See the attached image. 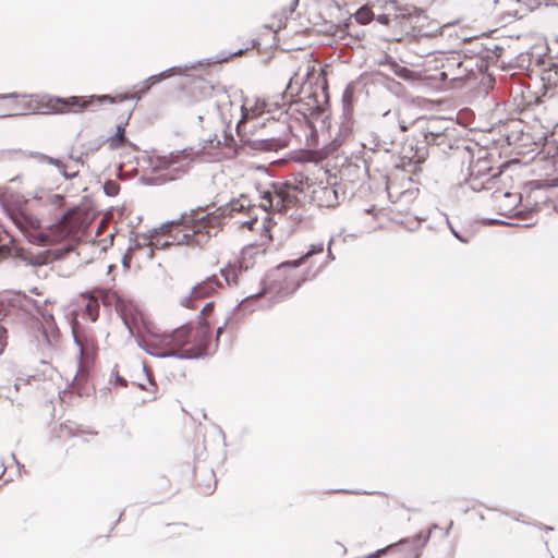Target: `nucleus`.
I'll list each match as a JSON object with an SVG mask.
<instances>
[{
    "label": "nucleus",
    "instance_id": "nucleus-35",
    "mask_svg": "<svg viewBox=\"0 0 558 558\" xmlns=\"http://www.w3.org/2000/svg\"><path fill=\"white\" fill-rule=\"evenodd\" d=\"M401 130L402 131H407V126L405 125H401Z\"/></svg>",
    "mask_w": 558,
    "mask_h": 558
},
{
    "label": "nucleus",
    "instance_id": "nucleus-26",
    "mask_svg": "<svg viewBox=\"0 0 558 558\" xmlns=\"http://www.w3.org/2000/svg\"><path fill=\"white\" fill-rule=\"evenodd\" d=\"M5 347H7V330L2 326H0V354H2Z\"/></svg>",
    "mask_w": 558,
    "mask_h": 558
},
{
    "label": "nucleus",
    "instance_id": "nucleus-20",
    "mask_svg": "<svg viewBox=\"0 0 558 558\" xmlns=\"http://www.w3.org/2000/svg\"><path fill=\"white\" fill-rule=\"evenodd\" d=\"M316 197L319 201V206L330 207L333 205L332 199H336V191L330 186H323L315 191Z\"/></svg>",
    "mask_w": 558,
    "mask_h": 558
},
{
    "label": "nucleus",
    "instance_id": "nucleus-34",
    "mask_svg": "<svg viewBox=\"0 0 558 558\" xmlns=\"http://www.w3.org/2000/svg\"><path fill=\"white\" fill-rule=\"evenodd\" d=\"M316 252H323V245H319Z\"/></svg>",
    "mask_w": 558,
    "mask_h": 558
},
{
    "label": "nucleus",
    "instance_id": "nucleus-25",
    "mask_svg": "<svg viewBox=\"0 0 558 558\" xmlns=\"http://www.w3.org/2000/svg\"><path fill=\"white\" fill-rule=\"evenodd\" d=\"M105 192L109 195V196H114L119 193V185L117 182L114 181H108L106 184H105Z\"/></svg>",
    "mask_w": 558,
    "mask_h": 558
},
{
    "label": "nucleus",
    "instance_id": "nucleus-24",
    "mask_svg": "<svg viewBox=\"0 0 558 558\" xmlns=\"http://www.w3.org/2000/svg\"><path fill=\"white\" fill-rule=\"evenodd\" d=\"M280 146L279 141L276 138H266L260 141V149L276 150Z\"/></svg>",
    "mask_w": 558,
    "mask_h": 558
},
{
    "label": "nucleus",
    "instance_id": "nucleus-19",
    "mask_svg": "<svg viewBox=\"0 0 558 558\" xmlns=\"http://www.w3.org/2000/svg\"><path fill=\"white\" fill-rule=\"evenodd\" d=\"M215 303L208 302L206 303L199 314L198 325L196 327H206L207 328V339H209L210 328L214 324L211 316L214 314Z\"/></svg>",
    "mask_w": 558,
    "mask_h": 558
},
{
    "label": "nucleus",
    "instance_id": "nucleus-8",
    "mask_svg": "<svg viewBox=\"0 0 558 558\" xmlns=\"http://www.w3.org/2000/svg\"><path fill=\"white\" fill-rule=\"evenodd\" d=\"M314 252L311 251L303 255L298 260L293 262H284L280 264L276 269H274L268 277V287L269 291H274L276 293H280L283 295H289L293 293L301 283L305 280V276L303 272L299 270L300 264L311 256Z\"/></svg>",
    "mask_w": 558,
    "mask_h": 558
},
{
    "label": "nucleus",
    "instance_id": "nucleus-30",
    "mask_svg": "<svg viewBox=\"0 0 558 558\" xmlns=\"http://www.w3.org/2000/svg\"><path fill=\"white\" fill-rule=\"evenodd\" d=\"M117 381L123 387L126 386V380L120 376L117 377Z\"/></svg>",
    "mask_w": 558,
    "mask_h": 558
},
{
    "label": "nucleus",
    "instance_id": "nucleus-31",
    "mask_svg": "<svg viewBox=\"0 0 558 558\" xmlns=\"http://www.w3.org/2000/svg\"><path fill=\"white\" fill-rule=\"evenodd\" d=\"M75 340H76V342H77L81 347H83V342H82L81 336H80V335H77L76 332H75Z\"/></svg>",
    "mask_w": 558,
    "mask_h": 558
},
{
    "label": "nucleus",
    "instance_id": "nucleus-14",
    "mask_svg": "<svg viewBox=\"0 0 558 558\" xmlns=\"http://www.w3.org/2000/svg\"><path fill=\"white\" fill-rule=\"evenodd\" d=\"M160 167L169 172V180H175L187 171L189 161L182 154H171L160 160Z\"/></svg>",
    "mask_w": 558,
    "mask_h": 558
},
{
    "label": "nucleus",
    "instance_id": "nucleus-17",
    "mask_svg": "<svg viewBox=\"0 0 558 558\" xmlns=\"http://www.w3.org/2000/svg\"><path fill=\"white\" fill-rule=\"evenodd\" d=\"M221 275L223 276L226 282L230 287H239L246 282L247 272L242 270V275H240V264L238 265H227L221 269Z\"/></svg>",
    "mask_w": 558,
    "mask_h": 558
},
{
    "label": "nucleus",
    "instance_id": "nucleus-5",
    "mask_svg": "<svg viewBox=\"0 0 558 558\" xmlns=\"http://www.w3.org/2000/svg\"><path fill=\"white\" fill-rule=\"evenodd\" d=\"M289 63L294 72L288 82L284 94L281 96L283 105L295 101V98L302 93L306 84H318L322 82L323 87H326L327 74L324 69L317 72V61L313 58L312 53L306 52L302 57L291 56Z\"/></svg>",
    "mask_w": 558,
    "mask_h": 558
},
{
    "label": "nucleus",
    "instance_id": "nucleus-10",
    "mask_svg": "<svg viewBox=\"0 0 558 558\" xmlns=\"http://www.w3.org/2000/svg\"><path fill=\"white\" fill-rule=\"evenodd\" d=\"M427 541L428 536L420 533L412 538L389 546L384 553L388 555V558H418Z\"/></svg>",
    "mask_w": 558,
    "mask_h": 558
},
{
    "label": "nucleus",
    "instance_id": "nucleus-11",
    "mask_svg": "<svg viewBox=\"0 0 558 558\" xmlns=\"http://www.w3.org/2000/svg\"><path fill=\"white\" fill-rule=\"evenodd\" d=\"M221 288V282L216 276L208 277L204 281L197 283L191 291L190 296L182 300V305L189 308H195L194 301L208 298Z\"/></svg>",
    "mask_w": 558,
    "mask_h": 558
},
{
    "label": "nucleus",
    "instance_id": "nucleus-29",
    "mask_svg": "<svg viewBox=\"0 0 558 558\" xmlns=\"http://www.w3.org/2000/svg\"><path fill=\"white\" fill-rule=\"evenodd\" d=\"M47 160H48V162H49L50 165L56 166L58 169H59V168H61V167H62V163H63L62 161H60V160H58V159H54V158H51V157H48V158H47Z\"/></svg>",
    "mask_w": 558,
    "mask_h": 558
},
{
    "label": "nucleus",
    "instance_id": "nucleus-28",
    "mask_svg": "<svg viewBox=\"0 0 558 558\" xmlns=\"http://www.w3.org/2000/svg\"><path fill=\"white\" fill-rule=\"evenodd\" d=\"M59 170L61 171V173L63 174V177H64V178H66V179H69V178H74V177H76V174H77V171L69 172L68 167H66L64 163H62V167H61V168H59Z\"/></svg>",
    "mask_w": 558,
    "mask_h": 558
},
{
    "label": "nucleus",
    "instance_id": "nucleus-4",
    "mask_svg": "<svg viewBox=\"0 0 558 558\" xmlns=\"http://www.w3.org/2000/svg\"><path fill=\"white\" fill-rule=\"evenodd\" d=\"M308 186L303 173L292 175L286 182H276L259 191L258 207L267 213H280L296 206Z\"/></svg>",
    "mask_w": 558,
    "mask_h": 558
},
{
    "label": "nucleus",
    "instance_id": "nucleus-32",
    "mask_svg": "<svg viewBox=\"0 0 558 558\" xmlns=\"http://www.w3.org/2000/svg\"><path fill=\"white\" fill-rule=\"evenodd\" d=\"M174 527L179 529V530H183L185 529V525H181V524H175Z\"/></svg>",
    "mask_w": 558,
    "mask_h": 558
},
{
    "label": "nucleus",
    "instance_id": "nucleus-6",
    "mask_svg": "<svg viewBox=\"0 0 558 558\" xmlns=\"http://www.w3.org/2000/svg\"><path fill=\"white\" fill-rule=\"evenodd\" d=\"M100 302L106 307H114L121 314L125 324H128L133 304L125 301L117 291L111 289L95 288L81 293L78 305L81 306L83 317L93 323L96 322L99 317Z\"/></svg>",
    "mask_w": 558,
    "mask_h": 558
},
{
    "label": "nucleus",
    "instance_id": "nucleus-12",
    "mask_svg": "<svg viewBox=\"0 0 558 558\" xmlns=\"http://www.w3.org/2000/svg\"><path fill=\"white\" fill-rule=\"evenodd\" d=\"M256 206L251 203V199L244 195H241L238 199L231 203L230 215L235 218L236 215L245 214L248 219L241 220L238 222L241 227L247 228L248 230L254 229V225L257 222V215L255 214Z\"/></svg>",
    "mask_w": 558,
    "mask_h": 558
},
{
    "label": "nucleus",
    "instance_id": "nucleus-23",
    "mask_svg": "<svg viewBox=\"0 0 558 558\" xmlns=\"http://www.w3.org/2000/svg\"><path fill=\"white\" fill-rule=\"evenodd\" d=\"M385 13H390L391 19H398L399 16H404L405 13H403V10H401L397 2L393 0H389L385 2L384 5Z\"/></svg>",
    "mask_w": 558,
    "mask_h": 558
},
{
    "label": "nucleus",
    "instance_id": "nucleus-16",
    "mask_svg": "<svg viewBox=\"0 0 558 558\" xmlns=\"http://www.w3.org/2000/svg\"><path fill=\"white\" fill-rule=\"evenodd\" d=\"M495 208L505 216L511 215L517 208L519 196L510 192L496 191L493 194Z\"/></svg>",
    "mask_w": 558,
    "mask_h": 558
},
{
    "label": "nucleus",
    "instance_id": "nucleus-7",
    "mask_svg": "<svg viewBox=\"0 0 558 558\" xmlns=\"http://www.w3.org/2000/svg\"><path fill=\"white\" fill-rule=\"evenodd\" d=\"M472 62V59H463L459 53L441 54L432 62L433 66L429 70L434 73L429 77L444 83L468 80L474 76Z\"/></svg>",
    "mask_w": 558,
    "mask_h": 558
},
{
    "label": "nucleus",
    "instance_id": "nucleus-1",
    "mask_svg": "<svg viewBox=\"0 0 558 558\" xmlns=\"http://www.w3.org/2000/svg\"><path fill=\"white\" fill-rule=\"evenodd\" d=\"M125 98L122 95L116 98L109 95L61 98L49 95L0 94V101H5L0 108V116L82 113L94 105L113 104Z\"/></svg>",
    "mask_w": 558,
    "mask_h": 558
},
{
    "label": "nucleus",
    "instance_id": "nucleus-9",
    "mask_svg": "<svg viewBox=\"0 0 558 558\" xmlns=\"http://www.w3.org/2000/svg\"><path fill=\"white\" fill-rule=\"evenodd\" d=\"M482 4L495 20L500 22L522 19L539 5L537 0H482Z\"/></svg>",
    "mask_w": 558,
    "mask_h": 558
},
{
    "label": "nucleus",
    "instance_id": "nucleus-33",
    "mask_svg": "<svg viewBox=\"0 0 558 558\" xmlns=\"http://www.w3.org/2000/svg\"><path fill=\"white\" fill-rule=\"evenodd\" d=\"M223 327H218L217 329V336H219L222 332Z\"/></svg>",
    "mask_w": 558,
    "mask_h": 558
},
{
    "label": "nucleus",
    "instance_id": "nucleus-13",
    "mask_svg": "<svg viewBox=\"0 0 558 558\" xmlns=\"http://www.w3.org/2000/svg\"><path fill=\"white\" fill-rule=\"evenodd\" d=\"M265 255L266 248H264L263 245L245 246L239 259L240 275H242V270L248 272L250 270H253L256 267L262 268L265 263Z\"/></svg>",
    "mask_w": 558,
    "mask_h": 558
},
{
    "label": "nucleus",
    "instance_id": "nucleus-21",
    "mask_svg": "<svg viewBox=\"0 0 558 558\" xmlns=\"http://www.w3.org/2000/svg\"><path fill=\"white\" fill-rule=\"evenodd\" d=\"M107 143L111 149H118L125 145V129L122 124L117 126V132L114 135L110 136L107 140Z\"/></svg>",
    "mask_w": 558,
    "mask_h": 558
},
{
    "label": "nucleus",
    "instance_id": "nucleus-15",
    "mask_svg": "<svg viewBox=\"0 0 558 558\" xmlns=\"http://www.w3.org/2000/svg\"><path fill=\"white\" fill-rule=\"evenodd\" d=\"M270 106L268 101L260 98H246L243 105V120H252L260 117L264 113H270Z\"/></svg>",
    "mask_w": 558,
    "mask_h": 558
},
{
    "label": "nucleus",
    "instance_id": "nucleus-3",
    "mask_svg": "<svg viewBox=\"0 0 558 558\" xmlns=\"http://www.w3.org/2000/svg\"><path fill=\"white\" fill-rule=\"evenodd\" d=\"M208 341L206 327L185 325L177 328L171 333L155 337L153 344L159 349V355L192 359L202 355L206 351Z\"/></svg>",
    "mask_w": 558,
    "mask_h": 558
},
{
    "label": "nucleus",
    "instance_id": "nucleus-22",
    "mask_svg": "<svg viewBox=\"0 0 558 558\" xmlns=\"http://www.w3.org/2000/svg\"><path fill=\"white\" fill-rule=\"evenodd\" d=\"M355 20L360 24H368L374 19V13L368 7L360 8L354 14Z\"/></svg>",
    "mask_w": 558,
    "mask_h": 558
},
{
    "label": "nucleus",
    "instance_id": "nucleus-18",
    "mask_svg": "<svg viewBox=\"0 0 558 558\" xmlns=\"http://www.w3.org/2000/svg\"><path fill=\"white\" fill-rule=\"evenodd\" d=\"M492 167L486 158H478L476 160H473L470 165V182L472 187H476V179L488 175Z\"/></svg>",
    "mask_w": 558,
    "mask_h": 558
},
{
    "label": "nucleus",
    "instance_id": "nucleus-27",
    "mask_svg": "<svg viewBox=\"0 0 558 558\" xmlns=\"http://www.w3.org/2000/svg\"><path fill=\"white\" fill-rule=\"evenodd\" d=\"M377 21L380 23V24H384V25H388L390 23V21L392 20L390 17V13H383V14H378L377 15Z\"/></svg>",
    "mask_w": 558,
    "mask_h": 558
},
{
    "label": "nucleus",
    "instance_id": "nucleus-2",
    "mask_svg": "<svg viewBox=\"0 0 558 558\" xmlns=\"http://www.w3.org/2000/svg\"><path fill=\"white\" fill-rule=\"evenodd\" d=\"M222 216L204 209L192 210L178 221L162 227L163 233L171 240L170 244L202 246L220 229Z\"/></svg>",
    "mask_w": 558,
    "mask_h": 558
}]
</instances>
